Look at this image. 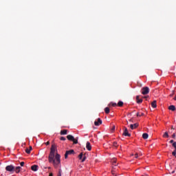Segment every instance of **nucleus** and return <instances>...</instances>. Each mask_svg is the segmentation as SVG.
<instances>
[{
	"instance_id": "1",
	"label": "nucleus",
	"mask_w": 176,
	"mask_h": 176,
	"mask_svg": "<svg viewBox=\"0 0 176 176\" xmlns=\"http://www.w3.org/2000/svg\"><path fill=\"white\" fill-rule=\"evenodd\" d=\"M56 151L57 146H56L54 144H52L48 157V162L49 163H52L55 168H58V167H61V156H60V154L58 153L56 154Z\"/></svg>"
},
{
	"instance_id": "2",
	"label": "nucleus",
	"mask_w": 176,
	"mask_h": 176,
	"mask_svg": "<svg viewBox=\"0 0 176 176\" xmlns=\"http://www.w3.org/2000/svg\"><path fill=\"white\" fill-rule=\"evenodd\" d=\"M6 171L10 173V174H13L14 173V166L13 165H8L6 167Z\"/></svg>"
},
{
	"instance_id": "3",
	"label": "nucleus",
	"mask_w": 176,
	"mask_h": 176,
	"mask_svg": "<svg viewBox=\"0 0 176 176\" xmlns=\"http://www.w3.org/2000/svg\"><path fill=\"white\" fill-rule=\"evenodd\" d=\"M148 94H149V87H144L142 88V94L145 96Z\"/></svg>"
},
{
	"instance_id": "4",
	"label": "nucleus",
	"mask_w": 176,
	"mask_h": 176,
	"mask_svg": "<svg viewBox=\"0 0 176 176\" xmlns=\"http://www.w3.org/2000/svg\"><path fill=\"white\" fill-rule=\"evenodd\" d=\"M122 135H124V137H131V134L129 133V130H127V128H124V133H122Z\"/></svg>"
},
{
	"instance_id": "5",
	"label": "nucleus",
	"mask_w": 176,
	"mask_h": 176,
	"mask_svg": "<svg viewBox=\"0 0 176 176\" xmlns=\"http://www.w3.org/2000/svg\"><path fill=\"white\" fill-rule=\"evenodd\" d=\"M83 157V158H82ZM78 159L81 160V162H85L86 160V155L83 156V153H80V155H78Z\"/></svg>"
},
{
	"instance_id": "6",
	"label": "nucleus",
	"mask_w": 176,
	"mask_h": 176,
	"mask_svg": "<svg viewBox=\"0 0 176 176\" xmlns=\"http://www.w3.org/2000/svg\"><path fill=\"white\" fill-rule=\"evenodd\" d=\"M95 126H100V124H102V120H101V118H98V121L94 122Z\"/></svg>"
},
{
	"instance_id": "7",
	"label": "nucleus",
	"mask_w": 176,
	"mask_h": 176,
	"mask_svg": "<svg viewBox=\"0 0 176 176\" xmlns=\"http://www.w3.org/2000/svg\"><path fill=\"white\" fill-rule=\"evenodd\" d=\"M86 148L87 149V151H91V144H90L89 142H87Z\"/></svg>"
},
{
	"instance_id": "8",
	"label": "nucleus",
	"mask_w": 176,
	"mask_h": 176,
	"mask_svg": "<svg viewBox=\"0 0 176 176\" xmlns=\"http://www.w3.org/2000/svg\"><path fill=\"white\" fill-rule=\"evenodd\" d=\"M14 171H15V173H16V174H19V173H20V171H21V166L14 167Z\"/></svg>"
},
{
	"instance_id": "9",
	"label": "nucleus",
	"mask_w": 176,
	"mask_h": 176,
	"mask_svg": "<svg viewBox=\"0 0 176 176\" xmlns=\"http://www.w3.org/2000/svg\"><path fill=\"white\" fill-rule=\"evenodd\" d=\"M38 165H33L31 167L32 171H38Z\"/></svg>"
},
{
	"instance_id": "10",
	"label": "nucleus",
	"mask_w": 176,
	"mask_h": 176,
	"mask_svg": "<svg viewBox=\"0 0 176 176\" xmlns=\"http://www.w3.org/2000/svg\"><path fill=\"white\" fill-rule=\"evenodd\" d=\"M138 126V124H137V123H135L134 124H131L130 125V127H131V130H134V129H137Z\"/></svg>"
},
{
	"instance_id": "11",
	"label": "nucleus",
	"mask_w": 176,
	"mask_h": 176,
	"mask_svg": "<svg viewBox=\"0 0 176 176\" xmlns=\"http://www.w3.org/2000/svg\"><path fill=\"white\" fill-rule=\"evenodd\" d=\"M136 102L138 104H141V102H142V99H140V96H136Z\"/></svg>"
},
{
	"instance_id": "12",
	"label": "nucleus",
	"mask_w": 176,
	"mask_h": 176,
	"mask_svg": "<svg viewBox=\"0 0 176 176\" xmlns=\"http://www.w3.org/2000/svg\"><path fill=\"white\" fill-rule=\"evenodd\" d=\"M149 137V135H148V133H144L142 134V138H144V140H148V138Z\"/></svg>"
},
{
	"instance_id": "13",
	"label": "nucleus",
	"mask_w": 176,
	"mask_h": 176,
	"mask_svg": "<svg viewBox=\"0 0 176 176\" xmlns=\"http://www.w3.org/2000/svg\"><path fill=\"white\" fill-rule=\"evenodd\" d=\"M32 151V146H30L29 148H26V149H25L26 153H28V154L31 153V151Z\"/></svg>"
},
{
	"instance_id": "14",
	"label": "nucleus",
	"mask_w": 176,
	"mask_h": 176,
	"mask_svg": "<svg viewBox=\"0 0 176 176\" xmlns=\"http://www.w3.org/2000/svg\"><path fill=\"white\" fill-rule=\"evenodd\" d=\"M67 140H69V141H72L75 138H74V136H72V135H68L67 136Z\"/></svg>"
},
{
	"instance_id": "15",
	"label": "nucleus",
	"mask_w": 176,
	"mask_h": 176,
	"mask_svg": "<svg viewBox=\"0 0 176 176\" xmlns=\"http://www.w3.org/2000/svg\"><path fill=\"white\" fill-rule=\"evenodd\" d=\"M151 107H152V108H156V107H157V105L156 104V100H154V101L151 103Z\"/></svg>"
},
{
	"instance_id": "16",
	"label": "nucleus",
	"mask_w": 176,
	"mask_h": 176,
	"mask_svg": "<svg viewBox=\"0 0 176 176\" xmlns=\"http://www.w3.org/2000/svg\"><path fill=\"white\" fill-rule=\"evenodd\" d=\"M168 109H170V111H175V106L170 105L168 107Z\"/></svg>"
},
{
	"instance_id": "17",
	"label": "nucleus",
	"mask_w": 176,
	"mask_h": 176,
	"mask_svg": "<svg viewBox=\"0 0 176 176\" xmlns=\"http://www.w3.org/2000/svg\"><path fill=\"white\" fill-rule=\"evenodd\" d=\"M67 130L66 129H64V130H62L61 131H60V134H61V135H67Z\"/></svg>"
},
{
	"instance_id": "18",
	"label": "nucleus",
	"mask_w": 176,
	"mask_h": 176,
	"mask_svg": "<svg viewBox=\"0 0 176 176\" xmlns=\"http://www.w3.org/2000/svg\"><path fill=\"white\" fill-rule=\"evenodd\" d=\"M164 138H168V132H165L163 135Z\"/></svg>"
},
{
	"instance_id": "19",
	"label": "nucleus",
	"mask_w": 176,
	"mask_h": 176,
	"mask_svg": "<svg viewBox=\"0 0 176 176\" xmlns=\"http://www.w3.org/2000/svg\"><path fill=\"white\" fill-rule=\"evenodd\" d=\"M74 150H69L66 151V153L69 154V155H72V153H74Z\"/></svg>"
},
{
	"instance_id": "20",
	"label": "nucleus",
	"mask_w": 176,
	"mask_h": 176,
	"mask_svg": "<svg viewBox=\"0 0 176 176\" xmlns=\"http://www.w3.org/2000/svg\"><path fill=\"white\" fill-rule=\"evenodd\" d=\"M104 112H105V113H109V107H105Z\"/></svg>"
},
{
	"instance_id": "21",
	"label": "nucleus",
	"mask_w": 176,
	"mask_h": 176,
	"mask_svg": "<svg viewBox=\"0 0 176 176\" xmlns=\"http://www.w3.org/2000/svg\"><path fill=\"white\" fill-rule=\"evenodd\" d=\"M118 107H123V102L122 101H119L118 102Z\"/></svg>"
},
{
	"instance_id": "22",
	"label": "nucleus",
	"mask_w": 176,
	"mask_h": 176,
	"mask_svg": "<svg viewBox=\"0 0 176 176\" xmlns=\"http://www.w3.org/2000/svg\"><path fill=\"white\" fill-rule=\"evenodd\" d=\"M72 141H73L74 144H78V139H75V138H74Z\"/></svg>"
},
{
	"instance_id": "23",
	"label": "nucleus",
	"mask_w": 176,
	"mask_h": 176,
	"mask_svg": "<svg viewBox=\"0 0 176 176\" xmlns=\"http://www.w3.org/2000/svg\"><path fill=\"white\" fill-rule=\"evenodd\" d=\"M109 105H111L112 107H116V102H111Z\"/></svg>"
},
{
	"instance_id": "24",
	"label": "nucleus",
	"mask_w": 176,
	"mask_h": 176,
	"mask_svg": "<svg viewBox=\"0 0 176 176\" xmlns=\"http://www.w3.org/2000/svg\"><path fill=\"white\" fill-rule=\"evenodd\" d=\"M113 145V146H115V148H118V142H114Z\"/></svg>"
},
{
	"instance_id": "25",
	"label": "nucleus",
	"mask_w": 176,
	"mask_h": 176,
	"mask_svg": "<svg viewBox=\"0 0 176 176\" xmlns=\"http://www.w3.org/2000/svg\"><path fill=\"white\" fill-rule=\"evenodd\" d=\"M172 155L176 157V149L173 151Z\"/></svg>"
},
{
	"instance_id": "26",
	"label": "nucleus",
	"mask_w": 176,
	"mask_h": 176,
	"mask_svg": "<svg viewBox=\"0 0 176 176\" xmlns=\"http://www.w3.org/2000/svg\"><path fill=\"white\" fill-rule=\"evenodd\" d=\"M61 173H63V170H61V169H59L58 176H61Z\"/></svg>"
},
{
	"instance_id": "27",
	"label": "nucleus",
	"mask_w": 176,
	"mask_h": 176,
	"mask_svg": "<svg viewBox=\"0 0 176 176\" xmlns=\"http://www.w3.org/2000/svg\"><path fill=\"white\" fill-rule=\"evenodd\" d=\"M172 146H173V148H175V149H176V142L173 143Z\"/></svg>"
},
{
	"instance_id": "28",
	"label": "nucleus",
	"mask_w": 176,
	"mask_h": 176,
	"mask_svg": "<svg viewBox=\"0 0 176 176\" xmlns=\"http://www.w3.org/2000/svg\"><path fill=\"white\" fill-rule=\"evenodd\" d=\"M65 137H60V141H65Z\"/></svg>"
},
{
	"instance_id": "29",
	"label": "nucleus",
	"mask_w": 176,
	"mask_h": 176,
	"mask_svg": "<svg viewBox=\"0 0 176 176\" xmlns=\"http://www.w3.org/2000/svg\"><path fill=\"white\" fill-rule=\"evenodd\" d=\"M68 155H69V154L65 153V159H68Z\"/></svg>"
},
{
	"instance_id": "30",
	"label": "nucleus",
	"mask_w": 176,
	"mask_h": 176,
	"mask_svg": "<svg viewBox=\"0 0 176 176\" xmlns=\"http://www.w3.org/2000/svg\"><path fill=\"white\" fill-rule=\"evenodd\" d=\"M20 164H21V167H23V166H24V162H21Z\"/></svg>"
},
{
	"instance_id": "31",
	"label": "nucleus",
	"mask_w": 176,
	"mask_h": 176,
	"mask_svg": "<svg viewBox=\"0 0 176 176\" xmlns=\"http://www.w3.org/2000/svg\"><path fill=\"white\" fill-rule=\"evenodd\" d=\"M169 142H170V144H174V140H171Z\"/></svg>"
},
{
	"instance_id": "32",
	"label": "nucleus",
	"mask_w": 176,
	"mask_h": 176,
	"mask_svg": "<svg viewBox=\"0 0 176 176\" xmlns=\"http://www.w3.org/2000/svg\"><path fill=\"white\" fill-rule=\"evenodd\" d=\"M135 159H138V154L136 153V154L135 155Z\"/></svg>"
},
{
	"instance_id": "33",
	"label": "nucleus",
	"mask_w": 176,
	"mask_h": 176,
	"mask_svg": "<svg viewBox=\"0 0 176 176\" xmlns=\"http://www.w3.org/2000/svg\"><path fill=\"white\" fill-rule=\"evenodd\" d=\"M172 137H173V138H175V133H173V134L172 135Z\"/></svg>"
},
{
	"instance_id": "34",
	"label": "nucleus",
	"mask_w": 176,
	"mask_h": 176,
	"mask_svg": "<svg viewBox=\"0 0 176 176\" xmlns=\"http://www.w3.org/2000/svg\"><path fill=\"white\" fill-rule=\"evenodd\" d=\"M45 144H46V145H50V142H47Z\"/></svg>"
},
{
	"instance_id": "35",
	"label": "nucleus",
	"mask_w": 176,
	"mask_h": 176,
	"mask_svg": "<svg viewBox=\"0 0 176 176\" xmlns=\"http://www.w3.org/2000/svg\"><path fill=\"white\" fill-rule=\"evenodd\" d=\"M113 163H116V159H113Z\"/></svg>"
},
{
	"instance_id": "36",
	"label": "nucleus",
	"mask_w": 176,
	"mask_h": 176,
	"mask_svg": "<svg viewBox=\"0 0 176 176\" xmlns=\"http://www.w3.org/2000/svg\"><path fill=\"white\" fill-rule=\"evenodd\" d=\"M137 116H141V115H140V113H137Z\"/></svg>"
},
{
	"instance_id": "37",
	"label": "nucleus",
	"mask_w": 176,
	"mask_h": 176,
	"mask_svg": "<svg viewBox=\"0 0 176 176\" xmlns=\"http://www.w3.org/2000/svg\"><path fill=\"white\" fill-rule=\"evenodd\" d=\"M174 173H175V170L171 172V174H174Z\"/></svg>"
},
{
	"instance_id": "38",
	"label": "nucleus",
	"mask_w": 176,
	"mask_h": 176,
	"mask_svg": "<svg viewBox=\"0 0 176 176\" xmlns=\"http://www.w3.org/2000/svg\"><path fill=\"white\" fill-rule=\"evenodd\" d=\"M144 113H142L140 116H144Z\"/></svg>"
},
{
	"instance_id": "39",
	"label": "nucleus",
	"mask_w": 176,
	"mask_h": 176,
	"mask_svg": "<svg viewBox=\"0 0 176 176\" xmlns=\"http://www.w3.org/2000/svg\"><path fill=\"white\" fill-rule=\"evenodd\" d=\"M49 176H53V173H50Z\"/></svg>"
},
{
	"instance_id": "40",
	"label": "nucleus",
	"mask_w": 176,
	"mask_h": 176,
	"mask_svg": "<svg viewBox=\"0 0 176 176\" xmlns=\"http://www.w3.org/2000/svg\"><path fill=\"white\" fill-rule=\"evenodd\" d=\"M47 168H48L49 170H50V168H52V167L49 166V167H47Z\"/></svg>"
},
{
	"instance_id": "41",
	"label": "nucleus",
	"mask_w": 176,
	"mask_h": 176,
	"mask_svg": "<svg viewBox=\"0 0 176 176\" xmlns=\"http://www.w3.org/2000/svg\"><path fill=\"white\" fill-rule=\"evenodd\" d=\"M175 101H176V96L174 98Z\"/></svg>"
},
{
	"instance_id": "42",
	"label": "nucleus",
	"mask_w": 176,
	"mask_h": 176,
	"mask_svg": "<svg viewBox=\"0 0 176 176\" xmlns=\"http://www.w3.org/2000/svg\"><path fill=\"white\" fill-rule=\"evenodd\" d=\"M140 156H142V154H140Z\"/></svg>"
},
{
	"instance_id": "43",
	"label": "nucleus",
	"mask_w": 176,
	"mask_h": 176,
	"mask_svg": "<svg viewBox=\"0 0 176 176\" xmlns=\"http://www.w3.org/2000/svg\"><path fill=\"white\" fill-rule=\"evenodd\" d=\"M44 168H47V167H44Z\"/></svg>"
}]
</instances>
